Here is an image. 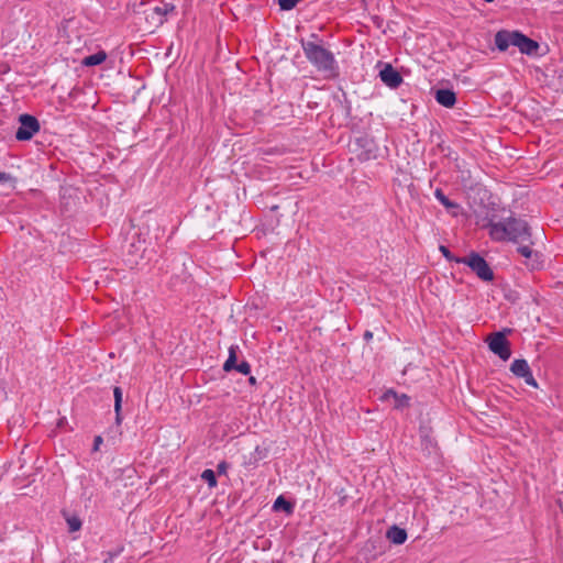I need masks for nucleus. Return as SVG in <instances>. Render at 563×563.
<instances>
[{"mask_svg":"<svg viewBox=\"0 0 563 563\" xmlns=\"http://www.w3.org/2000/svg\"><path fill=\"white\" fill-rule=\"evenodd\" d=\"M122 551H123V548L120 547V548H118L115 550L102 552V556H103L102 563H111V562H113V560L115 558H118L122 553Z\"/></svg>","mask_w":563,"mask_h":563,"instance_id":"4be33fe9","label":"nucleus"},{"mask_svg":"<svg viewBox=\"0 0 563 563\" xmlns=\"http://www.w3.org/2000/svg\"><path fill=\"white\" fill-rule=\"evenodd\" d=\"M10 176L7 173H0V183L8 180Z\"/></svg>","mask_w":563,"mask_h":563,"instance_id":"7c9ffc66","label":"nucleus"},{"mask_svg":"<svg viewBox=\"0 0 563 563\" xmlns=\"http://www.w3.org/2000/svg\"><path fill=\"white\" fill-rule=\"evenodd\" d=\"M161 5H162V10H163V15H165L166 20H167L168 14L175 13V11H176V7L173 3L162 2Z\"/></svg>","mask_w":563,"mask_h":563,"instance_id":"a878e982","label":"nucleus"},{"mask_svg":"<svg viewBox=\"0 0 563 563\" xmlns=\"http://www.w3.org/2000/svg\"><path fill=\"white\" fill-rule=\"evenodd\" d=\"M518 253L521 254L526 258H531L533 255V251L529 245H520L517 249Z\"/></svg>","mask_w":563,"mask_h":563,"instance_id":"bb28decb","label":"nucleus"},{"mask_svg":"<svg viewBox=\"0 0 563 563\" xmlns=\"http://www.w3.org/2000/svg\"><path fill=\"white\" fill-rule=\"evenodd\" d=\"M122 389L119 386L113 388L114 396V412H115V422L120 424L122 421L121 410H122Z\"/></svg>","mask_w":563,"mask_h":563,"instance_id":"dca6fc26","label":"nucleus"},{"mask_svg":"<svg viewBox=\"0 0 563 563\" xmlns=\"http://www.w3.org/2000/svg\"><path fill=\"white\" fill-rule=\"evenodd\" d=\"M302 0H278L280 10L290 11Z\"/></svg>","mask_w":563,"mask_h":563,"instance_id":"b1692460","label":"nucleus"},{"mask_svg":"<svg viewBox=\"0 0 563 563\" xmlns=\"http://www.w3.org/2000/svg\"><path fill=\"white\" fill-rule=\"evenodd\" d=\"M322 40L316 33L310 34V40H300V45L306 58L327 78L339 76V65L333 53L321 45Z\"/></svg>","mask_w":563,"mask_h":563,"instance_id":"f257e3e1","label":"nucleus"},{"mask_svg":"<svg viewBox=\"0 0 563 563\" xmlns=\"http://www.w3.org/2000/svg\"><path fill=\"white\" fill-rule=\"evenodd\" d=\"M382 398L386 401L393 399L396 409H404L410 406V397L406 394H398L394 389L386 390Z\"/></svg>","mask_w":563,"mask_h":563,"instance_id":"9b49d317","label":"nucleus"},{"mask_svg":"<svg viewBox=\"0 0 563 563\" xmlns=\"http://www.w3.org/2000/svg\"><path fill=\"white\" fill-rule=\"evenodd\" d=\"M107 58V53L104 51H99L92 55L86 56L81 64L87 67L97 66L102 64Z\"/></svg>","mask_w":563,"mask_h":563,"instance_id":"f3484780","label":"nucleus"},{"mask_svg":"<svg viewBox=\"0 0 563 563\" xmlns=\"http://www.w3.org/2000/svg\"><path fill=\"white\" fill-rule=\"evenodd\" d=\"M363 338H364V340H365V341H367V342H368V341H371V340L373 339V332H371V331L366 330V331L364 332V334H363Z\"/></svg>","mask_w":563,"mask_h":563,"instance_id":"c756f323","label":"nucleus"},{"mask_svg":"<svg viewBox=\"0 0 563 563\" xmlns=\"http://www.w3.org/2000/svg\"><path fill=\"white\" fill-rule=\"evenodd\" d=\"M488 229L492 240L497 242L511 241L515 243L529 241L530 227L527 221L509 217L506 221L494 222L492 219L484 225Z\"/></svg>","mask_w":563,"mask_h":563,"instance_id":"f03ea898","label":"nucleus"},{"mask_svg":"<svg viewBox=\"0 0 563 563\" xmlns=\"http://www.w3.org/2000/svg\"><path fill=\"white\" fill-rule=\"evenodd\" d=\"M407 537V531L396 525L391 526L386 532V538L397 545L404 544Z\"/></svg>","mask_w":563,"mask_h":563,"instance_id":"4468645a","label":"nucleus"},{"mask_svg":"<svg viewBox=\"0 0 563 563\" xmlns=\"http://www.w3.org/2000/svg\"><path fill=\"white\" fill-rule=\"evenodd\" d=\"M102 442H103V439H102V437H101V435H97V437H95V439H93V446H92V450H93V451H98V450H99V448H100V445L102 444Z\"/></svg>","mask_w":563,"mask_h":563,"instance_id":"c85d7f7f","label":"nucleus"},{"mask_svg":"<svg viewBox=\"0 0 563 563\" xmlns=\"http://www.w3.org/2000/svg\"><path fill=\"white\" fill-rule=\"evenodd\" d=\"M154 15H157V19H155V25H162L166 19L165 15H163L162 5H156L150 10V12L146 14V19L154 18Z\"/></svg>","mask_w":563,"mask_h":563,"instance_id":"aec40b11","label":"nucleus"},{"mask_svg":"<svg viewBox=\"0 0 563 563\" xmlns=\"http://www.w3.org/2000/svg\"><path fill=\"white\" fill-rule=\"evenodd\" d=\"M486 2H493L494 0H485Z\"/></svg>","mask_w":563,"mask_h":563,"instance_id":"f704fd0d","label":"nucleus"},{"mask_svg":"<svg viewBox=\"0 0 563 563\" xmlns=\"http://www.w3.org/2000/svg\"><path fill=\"white\" fill-rule=\"evenodd\" d=\"M249 383H250V385L255 386L257 384V380H256V378L254 376H250L249 377Z\"/></svg>","mask_w":563,"mask_h":563,"instance_id":"2f4dec72","label":"nucleus"},{"mask_svg":"<svg viewBox=\"0 0 563 563\" xmlns=\"http://www.w3.org/2000/svg\"><path fill=\"white\" fill-rule=\"evenodd\" d=\"M239 351H240V347L236 344H232L229 347V356H228L227 361L223 364V371L224 372L229 373V372L234 371V368L238 365L236 361H238V352Z\"/></svg>","mask_w":563,"mask_h":563,"instance_id":"2eb2a0df","label":"nucleus"},{"mask_svg":"<svg viewBox=\"0 0 563 563\" xmlns=\"http://www.w3.org/2000/svg\"><path fill=\"white\" fill-rule=\"evenodd\" d=\"M379 78L391 89L398 88L404 81L402 76L390 64H385L384 68L379 71Z\"/></svg>","mask_w":563,"mask_h":563,"instance_id":"6e6552de","label":"nucleus"},{"mask_svg":"<svg viewBox=\"0 0 563 563\" xmlns=\"http://www.w3.org/2000/svg\"><path fill=\"white\" fill-rule=\"evenodd\" d=\"M434 197L453 216H457V211L461 209L460 203L450 200L441 188L434 190Z\"/></svg>","mask_w":563,"mask_h":563,"instance_id":"ddd939ff","label":"nucleus"},{"mask_svg":"<svg viewBox=\"0 0 563 563\" xmlns=\"http://www.w3.org/2000/svg\"><path fill=\"white\" fill-rule=\"evenodd\" d=\"M234 371L243 374V375H249L251 373V365L249 362L246 361H242L241 363H239L236 365V367L234 368Z\"/></svg>","mask_w":563,"mask_h":563,"instance_id":"393cba45","label":"nucleus"},{"mask_svg":"<svg viewBox=\"0 0 563 563\" xmlns=\"http://www.w3.org/2000/svg\"><path fill=\"white\" fill-rule=\"evenodd\" d=\"M66 522L68 525L69 532H76L81 529L82 522L78 516H67Z\"/></svg>","mask_w":563,"mask_h":563,"instance_id":"412c9836","label":"nucleus"},{"mask_svg":"<svg viewBox=\"0 0 563 563\" xmlns=\"http://www.w3.org/2000/svg\"><path fill=\"white\" fill-rule=\"evenodd\" d=\"M514 46L518 47L521 54L533 55L539 48V43L528 37L520 31H516L514 35Z\"/></svg>","mask_w":563,"mask_h":563,"instance_id":"0eeeda50","label":"nucleus"},{"mask_svg":"<svg viewBox=\"0 0 563 563\" xmlns=\"http://www.w3.org/2000/svg\"><path fill=\"white\" fill-rule=\"evenodd\" d=\"M20 126L15 132L18 141H29L40 131L38 120L31 114L24 113L19 117Z\"/></svg>","mask_w":563,"mask_h":563,"instance_id":"20e7f679","label":"nucleus"},{"mask_svg":"<svg viewBox=\"0 0 563 563\" xmlns=\"http://www.w3.org/2000/svg\"><path fill=\"white\" fill-rule=\"evenodd\" d=\"M152 22L155 24V19H157V15H154V18H150Z\"/></svg>","mask_w":563,"mask_h":563,"instance_id":"473e14b6","label":"nucleus"},{"mask_svg":"<svg viewBox=\"0 0 563 563\" xmlns=\"http://www.w3.org/2000/svg\"><path fill=\"white\" fill-rule=\"evenodd\" d=\"M462 263L467 265L479 279L484 282H492L494 279L493 269L488 265L487 261L478 253L471 252L468 256L462 260Z\"/></svg>","mask_w":563,"mask_h":563,"instance_id":"7ed1b4c3","label":"nucleus"},{"mask_svg":"<svg viewBox=\"0 0 563 563\" xmlns=\"http://www.w3.org/2000/svg\"><path fill=\"white\" fill-rule=\"evenodd\" d=\"M442 255L449 261V262H455V263H462V260L464 257H457L455 256L446 246L440 245L439 247Z\"/></svg>","mask_w":563,"mask_h":563,"instance_id":"5701e85b","label":"nucleus"},{"mask_svg":"<svg viewBox=\"0 0 563 563\" xmlns=\"http://www.w3.org/2000/svg\"><path fill=\"white\" fill-rule=\"evenodd\" d=\"M420 446L426 456H437L439 446L431 432L427 429H420Z\"/></svg>","mask_w":563,"mask_h":563,"instance_id":"1a4fd4ad","label":"nucleus"},{"mask_svg":"<svg viewBox=\"0 0 563 563\" xmlns=\"http://www.w3.org/2000/svg\"><path fill=\"white\" fill-rule=\"evenodd\" d=\"M200 477L208 484L209 488H214L218 485L216 473L211 468L202 471Z\"/></svg>","mask_w":563,"mask_h":563,"instance_id":"6ab92c4d","label":"nucleus"},{"mask_svg":"<svg viewBox=\"0 0 563 563\" xmlns=\"http://www.w3.org/2000/svg\"><path fill=\"white\" fill-rule=\"evenodd\" d=\"M489 350L498 355L503 361L509 360L511 355L510 342L507 340L505 332H495L487 339Z\"/></svg>","mask_w":563,"mask_h":563,"instance_id":"39448f33","label":"nucleus"},{"mask_svg":"<svg viewBox=\"0 0 563 563\" xmlns=\"http://www.w3.org/2000/svg\"><path fill=\"white\" fill-rule=\"evenodd\" d=\"M531 267H532V268H538V267H539V264H537V265L532 264V266H531Z\"/></svg>","mask_w":563,"mask_h":563,"instance_id":"72a5a7b5","label":"nucleus"},{"mask_svg":"<svg viewBox=\"0 0 563 563\" xmlns=\"http://www.w3.org/2000/svg\"><path fill=\"white\" fill-rule=\"evenodd\" d=\"M230 467V464L227 462V461H221L218 465H217V473L219 475H225L228 470Z\"/></svg>","mask_w":563,"mask_h":563,"instance_id":"cd10ccee","label":"nucleus"},{"mask_svg":"<svg viewBox=\"0 0 563 563\" xmlns=\"http://www.w3.org/2000/svg\"><path fill=\"white\" fill-rule=\"evenodd\" d=\"M516 31L500 30L495 34L494 43L499 52H505L510 45L514 46Z\"/></svg>","mask_w":563,"mask_h":563,"instance_id":"9d476101","label":"nucleus"},{"mask_svg":"<svg viewBox=\"0 0 563 563\" xmlns=\"http://www.w3.org/2000/svg\"><path fill=\"white\" fill-rule=\"evenodd\" d=\"M434 99L439 104L445 108H453L456 103V95L451 89L441 88L435 90Z\"/></svg>","mask_w":563,"mask_h":563,"instance_id":"f8f14e48","label":"nucleus"},{"mask_svg":"<svg viewBox=\"0 0 563 563\" xmlns=\"http://www.w3.org/2000/svg\"><path fill=\"white\" fill-rule=\"evenodd\" d=\"M273 510H284L287 515H291L294 511V505L280 495L275 499Z\"/></svg>","mask_w":563,"mask_h":563,"instance_id":"a211bd4d","label":"nucleus"},{"mask_svg":"<svg viewBox=\"0 0 563 563\" xmlns=\"http://www.w3.org/2000/svg\"><path fill=\"white\" fill-rule=\"evenodd\" d=\"M510 371L515 376L523 378L527 385L533 388L539 387L537 380L532 375L531 368L525 358H516L510 365Z\"/></svg>","mask_w":563,"mask_h":563,"instance_id":"423d86ee","label":"nucleus"}]
</instances>
